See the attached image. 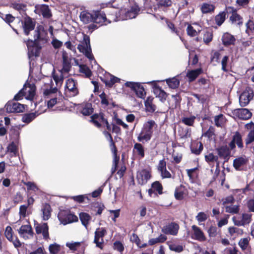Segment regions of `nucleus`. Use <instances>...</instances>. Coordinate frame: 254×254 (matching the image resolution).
I'll return each mask as SVG.
<instances>
[{
	"mask_svg": "<svg viewBox=\"0 0 254 254\" xmlns=\"http://www.w3.org/2000/svg\"><path fill=\"white\" fill-rule=\"evenodd\" d=\"M222 41L224 45L228 46L234 45L236 39L233 35L226 32L223 34Z\"/></svg>",
	"mask_w": 254,
	"mask_h": 254,
	"instance_id": "a878e982",
	"label": "nucleus"
},
{
	"mask_svg": "<svg viewBox=\"0 0 254 254\" xmlns=\"http://www.w3.org/2000/svg\"><path fill=\"white\" fill-rule=\"evenodd\" d=\"M107 20L105 14L99 11H94V19L93 22L103 25L106 24Z\"/></svg>",
	"mask_w": 254,
	"mask_h": 254,
	"instance_id": "5701e85b",
	"label": "nucleus"
},
{
	"mask_svg": "<svg viewBox=\"0 0 254 254\" xmlns=\"http://www.w3.org/2000/svg\"><path fill=\"white\" fill-rule=\"evenodd\" d=\"M79 218L82 224L87 228L89 221L91 220V216L86 213L82 212L79 214Z\"/></svg>",
	"mask_w": 254,
	"mask_h": 254,
	"instance_id": "e433bc0d",
	"label": "nucleus"
},
{
	"mask_svg": "<svg viewBox=\"0 0 254 254\" xmlns=\"http://www.w3.org/2000/svg\"><path fill=\"white\" fill-rule=\"evenodd\" d=\"M5 109L8 113H20L24 111L25 106L18 102L11 101L5 105Z\"/></svg>",
	"mask_w": 254,
	"mask_h": 254,
	"instance_id": "9b49d317",
	"label": "nucleus"
},
{
	"mask_svg": "<svg viewBox=\"0 0 254 254\" xmlns=\"http://www.w3.org/2000/svg\"><path fill=\"white\" fill-rule=\"evenodd\" d=\"M48 226L46 223L37 224L35 227L36 232L37 234H42L43 238L47 240L49 238Z\"/></svg>",
	"mask_w": 254,
	"mask_h": 254,
	"instance_id": "f3484780",
	"label": "nucleus"
},
{
	"mask_svg": "<svg viewBox=\"0 0 254 254\" xmlns=\"http://www.w3.org/2000/svg\"><path fill=\"white\" fill-rule=\"evenodd\" d=\"M185 195V188L183 186L177 187L175 191L174 195L176 199L182 200L184 198Z\"/></svg>",
	"mask_w": 254,
	"mask_h": 254,
	"instance_id": "f704fd0d",
	"label": "nucleus"
},
{
	"mask_svg": "<svg viewBox=\"0 0 254 254\" xmlns=\"http://www.w3.org/2000/svg\"><path fill=\"white\" fill-rule=\"evenodd\" d=\"M93 113V109L90 105H86L82 110V113L85 116H88Z\"/></svg>",
	"mask_w": 254,
	"mask_h": 254,
	"instance_id": "69168bd1",
	"label": "nucleus"
},
{
	"mask_svg": "<svg viewBox=\"0 0 254 254\" xmlns=\"http://www.w3.org/2000/svg\"><path fill=\"white\" fill-rule=\"evenodd\" d=\"M35 86L33 84L26 83L23 88L14 97L16 101L20 100L24 96L26 99L31 100L35 94Z\"/></svg>",
	"mask_w": 254,
	"mask_h": 254,
	"instance_id": "20e7f679",
	"label": "nucleus"
},
{
	"mask_svg": "<svg viewBox=\"0 0 254 254\" xmlns=\"http://www.w3.org/2000/svg\"><path fill=\"white\" fill-rule=\"evenodd\" d=\"M191 238L193 239L198 241L199 242H204L206 240V237L205 236L204 233L200 229V228L194 225L191 226Z\"/></svg>",
	"mask_w": 254,
	"mask_h": 254,
	"instance_id": "ddd939ff",
	"label": "nucleus"
},
{
	"mask_svg": "<svg viewBox=\"0 0 254 254\" xmlns=\"http://www.w3.org/2000/svg\"><path fill=\"white\" fill-rule=\"evenodd\" d=\"M157 168L163 179L171 178V174L167 170L166 163L164 160L159 161Z\"/></svg>",
	"mask_w": 254,
	"mask_h": 254,
	"instance_id": "6ab92c4d",
	"label": "nucleus"
},
{
	"mask_svg": "<svg viewBox=\"0 0 254 254\" xmlns=\"http://www.w3.org/2000/svg\"><path fill=\"white\" fill-rule=\"evenodd\" d=\"M218 155L220 157L226 158L230 154L229 148L227 146H222L217 149Z\"/></svg>",
	"mask_w": 254,
	"mask_h": 254,
	"instance_id": "a19ab883",
	"label": "nucleus"
},
{
	"mask_svg": "<svg viewBox=\"0 0 254 254\" xmlns=\"http://www.w3.org/2000/svg\"><path fill=\"white\" fill-rule=\"evenodd\" d=\"M226 212L230 213H237L239 211V208L236 205H230L225 207Z\"/></svg>",
	"mask_w": 254,
	"mask_h": 254,
	"instance_id": "603ef678",
	"label": "nucleus"
},
{
	"mask_svg": "<svg viewBox=\"0 0 254 254\" xmlns=\"http://www.w3.org/2000/svg\"><path fill=\"white\" fill-rule=\"evenodd\" d=\"M7 152L10 153L11 156H16L17 153V148L16 145L12 142L7 147Z\"/></svg>",
	"mask_w": 254,
	"mask_h": 254,
	"instance_id": "c03bdc74",
	"label": "nucleus"
},
{
	"mask_svg": "<svg viewBox=\"0 0 254 254\" xmlns=\"http://www.w3.org/2000/svg\"><path fill=\"white\" fill-rule=\"evenodd\" d=\"M210 237H214L217 235V228L215 226H211L207 231Z\"/></svg>",
	"mask_w": 254,
	"mask_h": 254,
	"instance_id": "338daca9",
	"label": "nucleus"
},
{
	"mask_svg": "<svg viewBox=\"0 0 254 254\" xmlns=\"http://www.w3.org/2000/svg\"><path fill=\"white\" fill-rule=\"evenodd\" d=\"M246 127L248 129H252L249 133L247 138L246 140L247 144H250L254 141V124L251 122L246 125Z\"/></svg>",
	"mask_w": 254,
	"mask_h": 254,
	"instance_id": "cd10ccee",
	"label": "nucleus"
},
{
	"mask_svg": "<svg viewBox=\"0 0 254 254\" xmlns=\"http://www.w3.org/2000/svg\"><path fill=\"white\" fill-rule=\"evenodd\" d=\"M40 10L41 14L44 17H50L51 15L49 6L47 5L43 4L40 7Z\"/></svg>",
	"mask_w": 254,
	"mask_h": 254,
	"instance_id": "a18cd8bd",
	"label": "nucleus"
},
{
	"mask_svg": "<svg viewBox=\"0 0 254 254\" xmlns=\"http://www.w3.org/2000/svg\"><path fill=\"white\" fill-rule=\"evenodd\" d=\"M133 152L141 158L144 156V148L140 143H136L134 145Z\"/></svg>",
	"mask_w": 254,
	"mask_h": 254,
	"instance_id": "72a5a7b5",
	"label": "nucleus"
},
{
	"mask_svg": "<svg viewBox=\"0 0 254 254\" xmlns=\"http://www.w3.org/2000/svg\"><path fill=\"white\" fill-rule=\"evenodd\" d=\"M80 245L79 242H68L66 243V246L71 251H75Z\"/></svg>",
	"mask_w": 254,
	"mask_h": 254,
	"instance_id": "680f3d73",
	"label": "nucleus"
},
{
	"mask_svg": "<svg viewBox=\"0 0 254 254\" xmlns=\"http://www.w3.org/2000/svg\"><path fill=\"white\" fill-rule=\"evenodd\" d=\"M252 215L249 213H244L241 216H235L232 218L234 224L238 226L249 225L252 222Z\"/></svg>",
	"mask_w": 254,
	"mask_h": 254,
	"instance_id": "423d86ee",
	"label": "nucleus"
},
{
	"mask_svg": "<svg viewBox=\"0 0 254 254\" xmlns=\"http://www.w3.org/2000/svg\"><path fill=\"white\" fill-rule=\"evenodd\" d=\"M18 231L20 236L25 240L30 239L33 236L32 228L29 225H22Z\"/></svg>",
	"mask_w": 254,
	"mask_h": 254,
	"instance_id": "f8f14e48",
	"label": "nucleus"
},
{
	"mask_svg": "<svg viewBox=\"0 0 254 254\" xmlns=\"http://www.w3.org/2000/svg\"><path fill=\"white\" fill-rule=\"evenodd\" d=\"M109 77H107L104 81L106 85L109 87H111L116 82H119L120 81V79L117 77H115L112 75L109 74L108 75Z\"/></svg>",
	"mask_w": 254,
	"mask_h": 254,
	"instance_id": "58836bf2",
	"label": "nucleus"
},
{
	"mask_svg": "<svg viewBox=\"0 0 254 254\" xmlns=\"http://www.w3.org/2000/svg\"><path fill=\"white\" fill-rule=\"evenodd\" d=\"M195 27L189 25L187 27V33L189 35L193 37L197 35V34L201 31V28L198 25L195 24Z\"/></svg>",
	"mask_w": 254,
	"mask_h": 254,
	"instance_id": "7c9ffc66",
	"label": "nucleus"
},
{
	"mask_svg": "<svg viewBox=\"0 0 254 254\" xmlns=\"http://www.w3.org/2000/svg\"><path fill=\"white\" fill-rule=\"evenodd\" d=\"M169 247L170 250L177 253H180L183 251V247L181 245H176L175 244H169Z\"/></svg>",
	"mask_w": 254,
	"mask_h": 254,
	"instance_id": "6e6d98bb",
	"label": "nucleus"
},
{
	"mask_svg": "<svg viewBox=\"0 0 254 254\" xmlns=\"http://www.w3.org/2000/svg\"><path fill=\"white\" fill-rule=\"evenodd\" d=\"M226 19V13L225 12H220L215 16V21L216 24L220 26L225 21Z\"/></svg>",
	"mask_w": 254,
	"mask_h": 254,
	"instance_id": "de8ad7c7",
	"label": "nucleus"
},
{
	"mask_svg": "<svg viewBox=\"0 0 254 254\" xmlns=\"http://www.w3.org/2000/svg\"><path fill=\"white\" fill-rule=\"evenodd\" d=\"M229 236L233 239L239 237L243 234V230L235 227H230L228 228Z\"/></svg>",
	"mask_w": 254,
	"mask_h": 254,
	"instance_id": "c85d7f7f",
	"label": "nucleus"
},
{
	"mask_svg": "<svg viewBox=\"0 0 254 254\" xmlns=\"http://www.w3.org/2000/svg\"><path fill=\"white\" fill-rule=\"evenodd\" d=\"M205 159L206 162L208 163H213L214 162H217L218 157L214 155L212 153H209L208 154L205 156Z\"/></svg>",
	"mask_w": 254,
	"mask_h": 254,
	"instance_id": "4d7b16f0",
	"label": "nucleus"
},
{
	"mask_svg": "<svg viewBox=\"0 0 254 254\" xmlns=\"http://www.w3.org/2000/svg\"><path fill=\"white\" fill-rule=\"evenodd\" d=\"M215 124L217 127H221L225 122V119L223 115L220 114L215 117Z\"/></svg>",
	"mask_w": 254,
	"mask_h": 254,
	"instance_id": "5fc2aeb1",
	"label": "nucleus"
},
{
	"mask_svg": "<svg viewBox=\"0 0 254 254\" xmlns=\"http://www.w3.org/2000/svg\"><path fill=\"white\" fill-rule=\"evenodd\" d=\"M234 114L242 120H248L252 116V113L247 109H238L234 112Z\"/></svg>",
	"mask_w": 254,
	"mask_h": 254,
	"instance_id": "412c9836",
	"label": "nucleus"
},
{
	"mask_svg": "<svg viewBox=\"0 0 254 254\" xmlns=\"http://www.w3.org/2000/svg\"><path fill=\"white\" fill-rule=\"evenodd\" d=\"M201 72V68L189 71L187 73V77L189 78L190 81H193Z\"/></svg>",
	"mask_w": 254,
	"mask_h": 254,
	"instance_id": "c9c22d12",
	"label": "nucleus"
},
{
	"mask_svg": "<svg viewBox=\"0 0 254 254\" xmlns=\"http://www.w3.org/2000/svg\"><path fill=\"white\" fill-rule=\"evenodd\" d=\"M79 51L83 53L85 56L89 59L90 61H94L93 56L91 53V49L89 44V40L88 38L87 39H85L84 43L79 44L77 47Z\"/></svg>",
	"mask_w": 254,
	"mask_h": 254,
	"instance_id": "1a4fd4ad",
	"label": "nucleus"
},
{
	"mask_svg": "<svg viewBox=\"0 0 254 254\" xmlns=\"http://www.w3.org/2000/svg\"><path fill=\"white\" fill-rule=\"evenodd\" d=\"M139 11V9L137 6L132 7L128 10L126 8H122L118 13L116 12V18L115 20H124L135 18Z\"/></svg>",
	"mask_w": 254,
	"mask_h": 254,
	"instance_id": "39448f33",
	"label": "nucleus"
},
{
	"mask_svg": "<svg viewBox=\"0 0 254 254\" xmlns=\"http://www.w3.org/2000/svg\"><path fill=\"white\" fill-rule=\"evenodd\" d=\"M157 125L153 120H148L144 123L141 132L137 137V140L140 142L149 141L153 134V131L157 128Z\"/></svg>",
	"mask_w": 254,
	"mask_h": 254,
	"instance_id": "7ed1b4c3",
	"label": "nucleus"
},
{
	"mask_svg": "<svg viewBox=\"0 0 254 254\" xmlns=\"http://www.w3.org/2000/svg\"><path fill=\"white\" fill-rule=\"evenodd\" d=\"M228 10L232 12V14L230 18L232 23L239 25H241L243 23L242 17L236 13V10H234V8L231 7H228Z\"/></svg>",
	"mask_w": 254,
	"mask_h": 254,
	"instance_id": "393cba45",
	"label": "nucleus"
},
{
	"mask_svg": "<svg viewBox=\"0 0 254 254\" xmlns=\"http://www.w3.org/2000/svg\"><path fill=\"white\" fill-rule=\"evenodd\" d=\"M254 91L249 87H247L239 97L240 104L242 107L247 106L250 101L254 97Z\"/></svg>",
	"mask_w": 254,
	"mask_h": 254,
	"instance_id": "6e6552de",
	"label": "nucleus"
},
{
	"mask_svg": "<svg viewBox=\"0 0 254 254\" xmlns=\"http://www.w3.org/2000/svg\"><path fill=\"white\" fill-rule=\"evenodd\" d=\"M214 10V6L213 4L209 3H203L201 6V10L203 13L211 12Z\"/></svg>",
	"mask_w": 254,
	"mask_h": 254,
	"instance_id": "79ce46f5",
	"label": "nucleus"
},
{
	"mask_svg": "<svg viewBox=\"0 0 254 254\" xmlns=\"http://www.w3.org/2000/svg\"><path fill=\"white\" fill-rule=\"evenodd\" d=\"M80 20L84 23L93 22L94 19V11L89 12L83 11L80 14Z\"/></svg>",
	"mask_w": 254,
	"mask_h": 254,
	"instance_id": "b1692460",
	"label": "nucleus"
},
{
	"mask_svg": "<svg viewBox=\"0 0 254 254\" xmlns=\"http://www.w3.org/2000/svg\"><path fill=\"white\" fill-rule=\"evenodd\" d=\"M153 100V97H148L145 101V108L149 112H154L155 110V106L152 103Z\"/></svg>",
	"mask_w": 254,
	"mask_h": 254,
	"instance_id": "ea45409f",
	"label": "nucleus"
},
{
	"mask_svg": "<svg viewBox=\"0 0 254 254\" xmlns=\"http://www.w3.org/2000/svg\"><path fill=\"white\" fill-rule=\"evenodd\" d=\"M195 119V116H190V117H184L182 119V122L184 124L189 126H192Z\"/></svg>",
	"mask_w": 254,
	"mask_h": 254,
	"instance_id": "864d4df0",
	"label": "nucleus"
},
{
	"mask_svg": "<svg viewBox=\"0 0 254 254\" xmlns=\"http://www.w3.org/2000/svg\"><path fill=\"white\" fill-rule=\"evenodd\" d=\"M70 67V62H63V68L61 69L53 72V78L56 85L55 87L52 84L50 77H46L43 79V85L41 90L45 97H52L53 95L57 94L58 88L63 84L64 78L67 77Z\"/></svg>",
	"mask_w": 254,
	"mask_h": 254,
	"instance_id": "f257e3e1",
	"label": "nucleus"
},
{
	"mask_svg": "<svg viewBox=\"0 0 254 254\" xmlns=\"http://www.w3.org/2000/svg\"><path fill=\"white\" fill-rule=\"evenodd\" d=\"M155 191H157L159 194L162 193V186L158 181H156L152 184L151 189L148 190L149 195L151 196L153 192Z\"/></svg>",
	"mask_w": 254,
	"mask_h": 254,
	"instance_id": "c756f323",
	"label": "nucleus"
},
{
	"mask_svg": "<svg viewBox=\"0 0 254 254\" xmlns=\"http://www.w3.org/2000/svg\"><path fill=\"white\" fill-rule=\"evenodd\" d=\"M236 144L239 147H242L243 146V143L242 142V139L241 136L237 134L235 135L234 136L233 139V142L231 143V145L233 143Z\"/></svg>",
	"mask_w": 254,
	"mask_h": 254,
	"instance_id": "0e129e2a",
	"label": "nucleus"
},
{
	"mask_svg": "<svg viewBox=\"0 0 254 254\" xmlns=\"http://www.w3.org/2000/svg\"><path fill=\"white\" fill-rule=\"evenodd\" d=\"M114 248L115 250H117L120 253H122L124 250V247L123 244L119 241H117L114 243Z\"/></svg>",
	"mask_w": 254,
	"mask_h": 254,
	"instance_id": "774afa93",
	"label": "nucleus"
},
{
	"mask_svg": "<svg viewBox=\"0 0 254 254\" xmlns=\"http://www.w3.org/2000/svg\"><path fill=\"white\" fill-rule=\"evenodd\" d=\"M213 37L212 33L211 31H207L203 35V41L206 44H208L212 41Z\"/></svg>",
	"mask_w": 254,
	"mask_h": 254,
	"instance_id": "052dcab7",
	"label": "nucleus"
},
{
	"mask_svg": "<svg viewBox=\"0 0 254 254\" xmlns=\"http://www.w3.org/2000/svg\"><path fill=\"white\" fill-rule=\"evenodd\" d=\"M246 32L249 35H251L254 32V21L249 20L247 23Z\"/></svg>",
	"mask_w": 254,
	"mask_h": 254,
	"instance_id": "bf43d9fd",
	"label": "nucleus"
},
{
	"mask_svg": "<svg viewBox=\"0 0 254 254\" xmlns=\"http://www.w3.org/2000/svg\"><path fill=\"white\" fill-rule=\"evenodd\" d=\"M37 116V115L36 113H31L27 114H25L23 117H22V121L25 123H29L31 122L32 120H33Z\"/></svg>",
	"mask_w": 254,
	"mask_h": 254,
	"instance_id": "8fccbe9b",
	"label": "nucleus"
},
{
	"mask_svg": "<svg viewBox=\"0 0 254 254\" xmlns=\"http://www.w3.org/2000/svg\"><path fill=\"white\" fill-rule=\"evenodd\" d=\"M106 234V230L104 228H99L95 232L94 243L98 247L101 248L103 243V237Z\"/></svg>",
	"mask_w": 254,
	"mask_h": 254,
	"instance_id": "dca6fc26",
	"label": "nucleus"
},
{
	"mask_svg": "<svg viewBox=\"0 0 254 254\" xmlns=\"http://www.w3.org/2000/svg\"><path fill=\"white\" fill-rule=\"evenodd\" d=\"M22 24L24 33L26 35H28L29 32L33 30L35 27V22L29 17H25Z\"/></svg>",
	"mask_w": 254,
	"mask_h": 254,
	"instance_id": "aec40b11",
	"label": "nucleus"
},
{
	"mask_svg": "<svg viewBox=\"0 0 254 254\" xmlns=\"http://www.w3.org/2000/svg\"><path fill=\"white\" fill-rule=\"evenodd\" d=\"M248 159L245 157H241L234 160L233 166L236 170H239L240 167L245 165Z\"/></svg>",
	"mask_w": 254,
	"mask_h": 254,
	"instance_id": "473e14b6",
	"label": "nucleus"
},
{
	"mask_svg": "<svg viewBox=\"0 0 254 254\" xmlns=\"http://www.w3.org/2000/svg\"><path fill=\"white\" fill-rule=\"evenodd\" d=\"M34 40H28L26 45L28 50L36 56L38 51L48 41L47 33L42 25L38 26L34 32Z\"/></svg>",
	"mask_w": 254,
	"mask_h": 254,
	"instance_id": "f03ea898",
	"label": "nucleus"
},
{
	"mask_svg": "<svg viewBox=\"0 0 254 254\" xmlns=\"http://www.w3.org/2000/svg\"><path fill=\"white\" fill-rule=\"evenodd\" d=\"M105 208V206L103 204L96 203L94 205L93 210L95 212L96 215H100L102 213V211Z\"/></svg>",
	"mask_w": 254,
	"mask_h": 254,
	"instance_id": "13d9d810",
	"label": "nucleus"
},
{
	"mask_svg": "<svg viewBox=\"0 0 254 254\" xmlns=\"http://www.w3.org/2000/svg\"><path fill=\"white\" fill-rule=\"evenodd\" d=\"M58 218L61 223L64 225L78 221L77 217L68 211H61L58 214Z\"/></svg>",
	"mask_w": 254,
	"mask_h": 254,
	"instance_id": "0eeeda50",
	"label": "nucleus"
},
{
	"mask_svg": "<svg viewBox=\"0 0 254 254\" xmlns=\"http://www.w3.org/2000/svg\"><path fill=\"white\" fill-rule=\"evenodd\" d=\"M166 82L170 88L175 89L177 88L180 84L179 80L176 77L166 79Z\"/></svg>",
	"mask_w": 254,
	"mask_h": 254,
	"instance_id": "4c0bfd02",
	"label": "nucleus"
},
{
	"mask_svg": "<svg viewBox=\"0 0 254 254\" xmlns=\"http://www.w3.org/2000/svg\"><path fill=\"white\" fill-rule=\"evenodd\" d=\"M50 206L48 204L44 205L42 208L43 218L44 220H48L51 216Z\"/></svg>",
	"mask_w": 254,
	"mask_h": 254,
	"instance_id": "37998d69",
	"label": "nucleus"
},
{
	"mask_svg": "<svg viewBox=\"0 0 254 254\" xmlns=\"http://www.w3.org/2000/svg\"><path fill=\"white\" fill-rule=\"evenodd\" d=\"M150 178V174L148 171L142 170L137 174V180L139 184L143 185L145 184Z\"/></svg>",
	"mask_w": 254,
	"mask_h": 254,
	"instance_id": "4be33fe9",
	"label": "nucleus"
},
{
	"mask_svg": "<svg viewBox=\"0 0 254 254\" xmlns=\"http://www.w3.org/2000/svg\"><path fill=\"white\" fill-rule=\"evenodd\" d=\"M208 215L203 212H199L196 216L195 218L199 225H202V223L204 222L208 218Z\"/></svg>",
	"mask_w": 254,
	"mask_h": 254,
	"instance_id": "49530a36",
	"label": "nucleus"
},
{
	"mask_svg": "<svg viewBox=\"0 0 254 254\" xmlns=\"http://www.w3.org/2000/svg\"><path fill=\"white\" fill-rule=\"evenodd\" d=\"M92 121L94 125L98 127H99L102 124H105L108 129H110L109 123L107 121L105 120L102 115H94L92 117Z\"/></svg>",
	"mask_w": 254,
	"mask_h": 254,
	"instance_id": "bb28decb",
	"label": "nucleus"
},
{
	"mask_svg": "<svg viewBox=\"0 0 254 254\" xmlns=\"http://www.w3.org/2000/svg\"><path fill=\"white\" fill-rule=\"evenodd\" d=\"M99 96L101 99V104L103 105L107 106L112 102L111 99L104 92L101 94Z\"/></svg>",
	"mask_w": 254,
	"mask_h": 254,
	"instance_id": "09e8293b",
	"label": "nucleus"
},
{
	"mask_svg": "<svg viewBox=\"0 0 254 254\" xmlns=\"http://www.w3.org/2000/svg\"><path fill=\"white\" fill-rule=\"evenodd\" d=\"M49 250L51 254H57L60 252L61 247L59 245L54 243L49 246Z\"/></svg>",
	"mask_w": 254,
	"mask_h": 254,
	"instance_id": "3c124183",
	"label": "nucleus"
},
{
	"mask_svg": "<svg viewBox=\"0 0 254 254\" xmlns=\"http://www.w3.org/2000/svg\"><path fill=\"white\" fill-rule=\"evenodd\" d=\"M76 84V82L72 78L68 79L66 81L65 91L68 92L71 96H74L78 93Z\"/></svg>",
	"mask_w": 254,
	"mask_h": 254,
	"instance_id": "2eb2a0df",
	"label": "nucleus"
},
{
	"mask_svg": "<svg viewBox=\"0 0 254 254\" xmlns=\"http://www.w3.org/2000/svg\"><path fill=\"white\" fill-rule=\"evenodd\" d=\"M80 71L81 72L85 74L87 77H89L91 75V72L89 68L85 65H81L80 66Z\"/></svg>",
	"mask_w": 254,
	"mask_h": 254,
	"instance_id": "e2e57ef3",
	"label": "nucleus"
},
{
	"mask_svg": "<svg viewBox=\"0 0 254 254\" xmlns=\"http://www.w3.org/2000/svg\"><path fill=\"white\" fill-rule=\"evenodd\" d=\"M5 236L7 239L12 242L15 248H19L21 246V244L17 237L13 236V232L11 227L7 226L5 228Z\"/></svg>",
	"mask_w": 254,
	"mask_h": 254,
	"instance_id": "4468645a",
	"label": "nucleus"
},
{
	"mask_svg": "<svg viewBox=\"0 0 254 254\" xmlns=\"http://www.w3.org/2000/svg\"><path fill=\"white\" fill-rule=\"evenodd\" d=\"M179 226L178 224L172 223L164 226L162 231L166 234H170L172 235H176L178 233Z\"/></svg>",
	"mask_w": 254,
	"mask_h": 254,
	"instance_id": "a211bd4d",
	"label": "nucleus"
},
{
	"mask_svg": "<svg viewBox=\"0 0 254 254\" xmlns=\"http://www.w3.org/2000/svg\"><path fill=\"white\" fill-rule=\"evenodd\" d=\"M153 92L157 97H158L161 101L165 100L166 93L159 86H155Z\"/></svg>",
	"mask_w": 254,
	"mask_h": 254,
	"instance_id": "2f4dec72",
	"label": "nucleus"
},
{
	"mask_svg": "<svg viewBox=\"0 0 254 254\" xmlns=\"http://www.w3.org/2000/svg\"><path fill=\"white\" fill-rule=\"evenodd\" d=\"M127 87L130 88L136 93L137 97L140 98H144L146 92L143 86L137 82H127L125 83Z\"/></svg>",
	"mask_w": 254,
	"mask_h": 254,
	"instance_id": "9d476101",
	"label": "nucleus"
}]
</instances>
